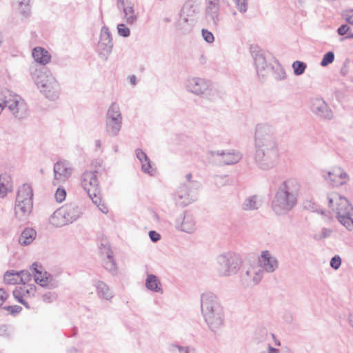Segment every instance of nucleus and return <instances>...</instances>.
<instances>
[{"mask_svg": "<svg viewBox=\"0 0 353 353\" xmlns=\"http://www.w3.org/2000/svg\"><path fill=\"white\" fill-rule=\"evenodd\" d=\"M280 151L274 128L259 123L254 132V163L262 170L275 168L279 162Z\"/></svg>", "mask_w": 353, "mask_h": 353, "instance_id": "nucleus-1", "label": "nucleus"}, {"mask_svg": "<svg viewBox=\"0 0 353 353\" xmlns=\"http://www.w3.org/2000/svg\"><path fill=\"white\" fill-rule=\"evenodd\" d=\"M300 185L294 179H289L277 188L271 202L272 210L278 215L287 214L296 205Z\"/></svg>", "mask_w": 353, "mask_h": 353, "instance_id": "nucleus-2", "label": "nucleus"}, {"mask_svg": "<svg viewBox=\"0 0 353 353\" xmlns=\"http://www.w3.org/2000/svg\"><path fill=\"white\" fill-rule=\"evenodd\" d=\"M185 90L197 97L216 101L222 98L221 88L211 80L199 77H188L184 81Z\"/></svg>", "mask_w": 353, "mask_h": 353, "instance_id": "nucleus-3", "label": "nucleus"}, {"mask_svg": "<svg viewBox=\"0 0 353 353\" xmlns=\"http://www.w3.org/2000/svg\"><path fill=\"white\" fill-rule=\"evenodd\" d=\"M30 74L40 92L49 100H57L60 94V85L52 73L45 68L30 67Z\"/></svg>", "mask_w": 353, "mask_h": 353, "instance_id": "nucleus-4", "label": "nucleus"}, {"mask_svg": "<svg viewBox=\"0 0 353 353\" xmlns=\"http://www.w3.org/2000/svg\"><path fill=\"white\" fill-rule=\"evenodd\" d=\"M97 171H85L81 177V183L93 203L104 214L108 212V207L102 202Z\"/></svg>", "mask_w": 353, "mask_h": 353, "instance_id": "nucleus-5", "label": "nucleus"}, {"mask_svg": "<svg viewBox=\"0 0 353 353\" xmlns=\"http://www.w3.org/2000/svg\"><path fill=\"white\" fill-rule=\"evenodd\" d=\"M240 255L228 251L216 257V270L220 276L228 277L237 274L241 266Z\"/></svg>", "mask_w": 353, "mask_h": 353, "instance_id": "nucleus-6", "label": "nucleus"}, {"mask_svg": "<svg viewBox=\"0 0 353 353\" xmlns=\"http://www.w3.org/2000/svg\"><path fill=\"white\" fill-rule=\"evenodd\" d=\"M32 196V189L29 184L25 183L19 188L14 206V213L18 219L24 221L31 213Z\"/></svg>", "mask_w": 353, "mask_h": 353, "instance_id": "nucleus-7", "label": "nucleus"}, {"mask_svg": "<svg viewBox=\"0 0 353 353\" xmlns=\"http://www.w3.org/2000/svg\"><path fill=\"white\" fill-rule=\"evenodd\" d=\"M250 52L254 61L257 76L263 79L272 61L277 62L275 57L263 46H250Z\"/></svg>", "mask_w": 353, "mask_h": 353, "instance_id": "nucleus-8", "label": "nucleus"}, {"mask_svg": "<svg viewBox=\"0 0 353 353\" xmlns=\"http://www.w3.org/2000/svg\"><path fill=\"white\" fill-rule=\"evenodd\" d=\"M123 117L120 107L116 102L112 103L108 109L105 117V131L108 136L114 137L119 133Z\"/></svg>", "mask_w": 353, "mask_h": 353, "instance_id": "nucleus-9", "label": "nucleus"}, {"mask_svg": "<svg viewBox=\"0 0 353 353\" xmlns=\"http://www.w3.org/2000/svg\"><path fill=\"white\" fill-rule=\"evenodd\" d=\"M3 96V103L7 106L13 116L19 119L26 117L28 107L25 101L18 95H12L11 92L6 90L1 92Z\"/></svg>", "mask_w": 353, "mask_h": 353, "instance_id": "nucleus-10", "label": "nucleus"}, {"mask_svg": "<svg viewBox=\"0 0 353 353\" xmlns=\"http://www.w3.org/2000/svg\"><path fill=\"white\" fill-rule=\"evenodd\" d=\"M335 209L338 221L348 230L353 231V207L345 197L339 196Z\"/></svg>", "mask_w": 353, "mask_h": 353, "instance_id": "nucleus-11", "label": "nucleus"}, {"mask_svg": "<svg viewBox=\"0 0 353 353\" xmlns=\"http://www.w3.org/2000/svg\"><path fill=\"white\" fill-rule=\"evenodd\" d=\"M210 153L220 165H234L242 159V154L235 150L210 151Z\"/></svg>", "mask_w": 353, "mask_h": 353, "instance_id": "nucleus-12", "label": "nucleus"}, {"mask_svg": "<svg viewBox=\"0 0 353 353\" xmlns=\"http://www.w3.org/2000/svg\"><path fill=\"white\" fill-rule=\"evenodd\" d=\"M201 308L202 314L208 316L210 312H214L215 314L223 308L221 305L218 297L212 292H206L201 295Z\"/></svg>", "mask_w": 353, "mask_h": 353, "instance_id": "nucleus-13", "label": "nucleus"}, {"mask_svg": "<svg viewBox=\"0 0 353 353\" xmlns=\"http://www.w3.org/2000/svg\"><path fill=\"white\" fill-rule=\"evenodd\" d=\"M311 111L319 118L330 120L334 114L325 101L321 98H313L310 101Z\"/></svg>", "mask_w": 353, "mask_h": 353, "instance_id": "nucleus-14", "label": "nucleus"}, {"mask_svg": "<svg viewBox=\"0 0 353 353\" xmlns=\"http://www.w3.org/2000/svg\"><path fill=\"white\" fill-rule=\"evenodd\" d=\"M194 22V10L189 4H185L181 10L179 19L177 22L178 28L183 32H188L191 30Z\"/></svg>", "mask_w": 353, "mask_h": 353, "instance_id": "nucleus-15", "label": "nucleus"}, {"mask_svg": "<svg viewBox=\"0 0 353 353\" xmlns=\"http://www.w3.org/2000/svg\"><path fill=\"white\" fill-rule=\"evenodd\" d=\"M99 250L101 255L105 256L103 260V266L104 268L112 275L116 274L117 272V263L109 243L107 241L102 242L99 247Z\"/></svg>", "mask_w": 353, "mask_h": 353, "instance_id": "nucleus-16", "label": "nucleus"}, {"mask_svg": "<svg viewBox=\"0 0 353 353\" xmlns=\"http://www.w3.org/2000/svg\"><path fill=\"white\" fill-rule=\"evenodd\" d=\"M175 228L177 230L192 234L196 229V223L193 215L185 212L176 219Z\"/></svg>", "mask_w": 353, "mask_h": 353, "instance_id": "nucleus-17", "label": "nucleus"}, {"mask_svg": "<svg viewBox=\"0 0 353 353\" xmlns=\"http://www.w3.org/2000/svg\"><path fill=\"white\" fill-rule=\"evenodd\" d=\"M261 268L254 265L250 266L246 272L241 274V284L245 287H252L256 285L261 281L262 275Z\"/></svg>", "mask_w": 353, "mask_h": 353, "instance_id": "nucleus-18", "label": "nucleus"}, {"mask_svg": "<svg viewBox=\"0 0 353 353\" xmlns=\"http://www.w3.org/2000/svg\"><path fill=\"white\" fill-rule=\"evenodd\" d=\"M258 263L259 265L256 266L261 268V270L263 276L264 272L272 273L276 271L279 267L277 259L268 250H264L261 252V256L259 257Z\"/></svg>", "mask_w": 353, "mask_h": 353, "instance_id": "nucleus-19", "label": "nucleus"}, {"mask_svg": "<svg viewBox=\"0 0 353 353\" xmlns=\"http://www.w3.org/2000/svg\"><path fill=\"white\" fill-rule=\"evenodd\" d=\"M221 0H205V16L206 19L213 25L219 21Z\"/></svg>", "mask_w": 353, "mask_h": 353, "instance_id": "nucleus-20", "label": "nucleus"}, {"mask_svg": "<svg viewBox=\"0 0 353 353\" xmlns=\"http://www.w3.org/2000/svg\"><path fill=\"white\" fill-rule=\"evenodd\" d=\"M73 168L68 161H59L54 165V180H67L71 175Z\"/></svg>", "mask_w": 353, "mask_h": 353, "instance_id": "nucleus-21", "label": "nucleus"}, {"mask_svg": "<svg viewBox=\"0 0 353 353\" xmlns=\"http://www.w3.org/2000/svg\"><path fill=\"white\" fill-rule=\"evenodd\" d=\"M32 272L34 273V280L37 283L41 286L47 287L49 289L57 287V283L54 281L53 276L46 272L43 273L39 270L36 263L32 265Z\"/></svg>", "mask_w": 353, "mask_h": 353, "instance_id": "nucleus-22", "label": "nucleus"}, {"mask_svg": "<svg viewBox=\"0 0 353 353\" xmlns=\"http://www.w3.org/2000/svg\"><path fill=\"white\" fill-rule=\"evenodd\" d=\"M194 195L185 184H181L177 189L174 199L177 204L185 207L194 200Z\"/></svg>", "mask_w": 353, "mask_h": 353, "instance_id": "nucleus-23", "label": "nucleus"}, {"mask_svg": "<svg viewBox=\"0 0 353 353\" xmlns=\"http://www.w3.org/2000/svg\"><path fill=\"white\" fill-rule=\"evenodd\" d=\"M326 180L330 181L334 185H343L349 181V175L341 168H334L325 176Z\"/></svg>", "mask_w": 353, "mask_h": 353, "instance_id": "nucleus-24", "label": "nucleus"}, {"mask_svg": "<svg viewBox=\"0 0 353 353\" xmlns=\"http://www.w3.org/2000/svg\"><path fill=\"white\" fill-rule=\"evenodd\" d=\"M205 321L207 323L209 328L213 331L216 332L217 330L221 327L223 324V308L219 309L217 314H215V312H211L208 316L205 314H202Z\"/></svg>", "mask_w": 353, "mask_h": 353, "instance_id": "nucleus-25", "label": "nucleus"}, {"mask_svg": "<svg viewBox=\"0 0 353 353\" xmlns=\"http://www.w3.org/2000/svg\"><path fill=\"white\" fill-rule=\"evenodd\" d=\"M65 214V219L69 223H72L77 220L82 214L81 208L75 203H69L61 207Z\"/></svg>", "mask_w": 353, "mask_h": 353, "instance_id": "nucleus-26", "label": "nucleus"}, {"mask_svg": "<svg viewBox=\"0 0 353 353\" xmlns=\"http://www.w3.org/2000/svg\"><path fill=\"white\" fill-rule=\"evenodd\" d=\"M94 286L96 288V292L100 299L110 301L114 297V293L110 287L103 281H95Z\"/></svg>", "mask_w": 353, "mask_h": 353, "instance_id": "nucleus-27", "label": "nucleus"}, {"mask_svg": "<svg viewBox=\"0 0 353 353\" xmlns=\"http://www.w3.org/2000/svg\"><path fill=\"white\" fill-rule=\"evenodd\" d=\"M32 55L36 62L46 65L51 60V55L45 48L37 46L32 50Z\"/></svg>", "mask_w": 353, "mask_h": 353, "instance_id": "nucleus-28", "label": "nucleus"}, {"mask_svg": "<svg viewBox=\"0 0 353 353\" xmlns=\"http://www.w3.org/2000/svg\"><path fill=\"white\" fill-rule=\"evenodd\" d=\"M145 287L152 292L163 293L161 283L159 278L153 274H148L145 279Z\"/></svg>", "mask_w": 353, "mask_h": 353, "instance_id": "nucleus-29", "label": "nucleus"}, {"mask_svg": "<svg viewBox=\"0 0 353 353\" xmlns=\"http://www.w3.org/2000/svg\"><path fill=\"white\" fill-rule=\"evenodd\" d=\"M65 214L61 208L57 209L50 217V223L55 227H62L68 224L66 219Z\"/></svg>", "mask_w": 353, "mask_h": 353, "instance_id": "nucleus-30", "label": "nucleus"}, {"mask_svg": "<svg viewBox=\"0 0 353 353\" xmlns=\"http://www.w3.org/2000/svg\"><path fill=\"white\" fill-rule=\"evenodd\" d=\"M12 188V179L9 174L3 173L0 174V196H6L8 191Z\"/></svg>", "mask_w": 353, "mask_h": 353, "instance_id": "nucleus-31", "label": "nucleus"}, {"mask_svg": "<svg viewBox=\"0 0 353 353\" xmlns=\"http://www.w3.org/2000/svg\"><path fill=\"white\" fill-rule=\"evenodd\" d=\"M36 236L37 232L33 228H26L20 235L19 243L23 246L28 245L35 239Z\"/></svg>", "mask_w": 353, "mask_h": 353, "instance_id": "nucleus-32", "label": "nucleus"}, {"mask_svg": "<svg viewBox=\"0 0 353 353\" xmlns=\"http://www.w3.org/2000/svg\"><path fill=\"white\" fill-rule=\"evenodd\" d=\"M260 206L261 203L259 201L258 196L253 195L245 199L241 205V208L245 211H252L258 210Z\"/></svg>", "mask_w": 353, "mask_h": 353, "instance_id": "nucleus-33", "label": "nucleus"}, {"mask_svg": "<svg viewBox=\"0 0 353 353\" xmlns=\"http://www.w3.org/2000/svg\"><path fill=\"white\" fill-rule=\"evenodd\" d=\"M121 10H123V19L128 24H133L137 21V16L135 13L133 4L123 8Z\"/></svg>", "mask_w": 353, "mask_h": 353, "instance_id": "nucleus-34", "label": "nucleus"}, {"mask_svg": "<svg viewBox=\"0 0 353 353\" xmlns=\"http://www.w3.org/2000/svg\"><path fill=\"white\" fill-rule=\"evenodd\" d=\"M276 65L272 66V70H273L274 77L276 81H282L286 79V72L285 69L282 65L277 62H274Z\"/></svg>", "mask_w": 353, "mask_h": 353, "instance_id": "nucleus-35", "label": "nucleus"}, {"mask_svg": "<svg viewBox=\"0 0 353 353\" xmlns=\"http://www.w3.org/2000/svg\"><path fill=\"white\" fill-rule=\"evenodd\" d=\"M168 350L170 353H192V349L190 347L179 343L170 344Z\"/></svg>", "mask_w": 353, "mask_h": 353, "instance_id": "nucleus-36", "label": "nucleus"}, {"mask_svg": "<svg viewBox=\"0 0 353 353\" xmlns=\"http://www.w3.org/2000/svg\"><path fill=\"white\" fill-rule=\"evenodd\" d=\"M113 46H96L95 50L99 57L103 61H106L109 54L112 52Z\"/></svg>", "mask_w": 353, "mask_h": 353, "instance_id": "nucleus-37", "label": "nucleus"}, {"mask_svg": "<svg viewBox=\"0 0 353 353\" xmlns=\"http://www.w3.org/2000/svg\"><path fill=\"white\" fill-rule=\"evenodd\" d=\"M4 281L7 284L14 285L19 283V275L17 272L7 271L4 274Z\"/></svg>", "mask_w": 353, "mask_h": 353, "instance_id": "nucleus-38", "label": "nucleus"}, {"mask_svg": "<svg viewBox=\"0 0 353 353\" xmlns=\"http://www.w3.org/2000/svg\"><path fill=\"white\" fill-rule=\"evenodd\" d=\"M268 336V332L266 328L263 327H258L254 333V339L257 343H262L265 341Z\"/></svg>", "mask_w": 353, "mask_h": 353, "instance_id": "nucleus-39", "label": "nucleus"}, {"mask_svg": "<svg viewBox=\"0 0 353 353\" xmlns=\"http://www.w3.org/2000/svg\"><path fill=\"white\" fill-rule=\"evenodd\" d=\"M292 68L293 69L294 74L296 76H300L305 72L307 68V64L303 61H295L293 62Z\"/></svg>", "mask_w": 353, "mask_h": 353, "instance_id": "nucleus-40", "label": "nucleus"}, {"mask_svg": "<svg viewBox=\"0 0 353 353\" xmlns=\"http://www.w3.org/2000/svg\"><path fill=\"white\" fill-rule=\"evenodd\" d=\"M333 232L334 230L332 228H323L320 232L314 234V239L316 241H321L330 237Z\"/></svg>", "mask_w": 353, "mask_h": 353, "instance_id": "nucleus-41", "label": "nucleus"}, {"mask_svg": "<svg viewBox=\"0 0 353 353\" xmlns=\"http://www.w3.org/2000/svg\"><path fill=\"white\" fill-rule=\"evenodd\" d=\"M111 42L112 38L109 29L106 27H103L101 31L100 43L105 45L110 44Z\"/></svg>", "mask_w": 353, "mask_h": 353, "instance_id": "nucleus-42", "label": "nucleus"}, {"mask_svg": "<svg viewBox=\"0 0 353 353\" xmlns=\"http://www.w3.org/2000/svg\"><path fill=\"white\" fill-rule=\"evenodd\" d=\"M19 6V10L21 13L27 17L30 14V6L29 3L30 0H16Z\"/></svg>", "mask_w": 353, "mask_h": 353, "instance_id": "nucleus-43", "label": "nucleus"}, {"mask_svg": "<svg viewBox=\"0 0 353 353\" xmlns=\"http://www.w3.org/2000/svg\"><path fill=\"white\" fill-rule=\"evenodd\" d=\"M141 170L149 174L150 176H154L156 173V169L152 165L150 159H148L147 161L141 163Z\"/></svg>", "mask_w": 353, "mask_h": 353, "instance_id": "nucleus-44", "label": "nucleus"}, {"mask_svg": "<svg viewBox=\"0 0 353 353\" xmlns=\"http://www.w3.org/2000/svg\"><path fill=\"white\" fill-rule=\"evenodd\" d=\"M334 60V53L332 51H329L323 55L320 64L322 67H326L332 63Z\"/></svg>", "mask_w": 353, "mask_h": 353, "instance_id": "nucleus-45", "label": "nucleus"}, {"mask_svg": "<svg viewBox=\"0 0 353 353\" xmlns=\"http://www.w3.org/2000/svg\"><path fill=\"white\" fill-rule=\"evenodd\" d=\"M236 8L241 12L245 13L248 10V0H232Z\"/></svg>", "mask_w": 353, "mask_h": 353, "instance_id": "nucleus-46", "label": "nucleus"}, {"mask_svg": "<svg viewBox=\"0 0 353 353\" xmlns=\"http://www.w3.org/2000/svg\"><path fill=\"white\" fill-rule=\"evenodd\" d=\"M19 275V280L20 283L26 284L31 279V274L28 270H22L17 272Z\"/></svg>", "mask_w": 353, "mask_h": 353, "instance_id": "nucleus-47", "label": "nucleus"}, {"mask_svg": "<svg viewBox=\"0 0 353 353\" xmlns=\"http://www.w3.org/2000/svg\"><path fill=\"white\" fill-rule=\"evenodd\" d=\"M55 199L57 202L61 203L65 199L66 197V191L63 188H58L55 194Z\"/></svg>", "mask_w": 353, "mask_h": 353, "instance_id": "nucleus-48", "label": "nucleus"}, {"mask_svg": "<svg viewBox=\"0 0 353 353\" xmlns=\"http://www.w3.org/2000/svg\"><path fill=\"white\" fill-rule=\"evenodd\" d=\"M12 335V331L10 325L2 324L0 325V336L5 338H10Z\"/></svg>", "mask_w": 353, "mask_h": 353, "instance_id": "nucleus-49", "label": "nucleus"}, {"mask_svg": "<svg viewBox=\"0 0 353 353\" xmlns=\"http://www.w3.org/2000/svg\"><path fill=\"white\" fill-rule=\"evenodd\" d=\"M3 309L8 311L9 314L15 316L21 312L22 310V307L19 305H10V306H4L3 307Z\"/></svg>", "mask_w": 353, "mask_h": 353, "instance_id": "nucleus-50", "label": "nucleus"}, {"mask_svg": "<svg viewBox=\"0 0 353 353\" xmlns=\"http://www.w3.org/2000/svg\"><path fill=\"white\" fill-rule=\"evenodd\" d=\"M117 30L118 34L123 37H128L130 33V29L123 23H121L117 26Z\"/></svg>", "mask_w": 353, "mask_h": 353, "instance_id": "nucleus-51", "label": "nucleus"}, {"mask_svg": "<svg viewBox=\"0 0 353 353\" xmlns=\"http://www.w3.org/2000/svg\"><path fill=\"white\" fill-rule=\"evenodd\" d=\"M330 266L335 270H338L341 265V259L339 255L334 256L330 261Z\"/></svg>", "mask_w": 353, "mask_h": 353, "instance_id": "nucleus-52", "label": "nucleus"}, {"mask_svg": "<svg viewBox=\"0 0 353 353\" xmlns=\"http://www.w3.org/2000/svg\"><path fill=\"white\" fill-rule=\"evenodd\" d=\"M57 298V295L55 292H47L43 294L42 299L46 303H51L55 301Z\"/></svg>", "mask_w": 353, "mask_h": 353, "instance_id": "nucleus-53", "label": "nucleus"}, {"mask_svg": "<svg viewBox=\"0 0 353 353\" xmlns=\"http://www.w3.org/2000/svg\"><path fill=\"white\" fill-rule=\"evenodd\" d=\"M201 33L203 39L207 43H212L214 41V37L211 32L208 31V30L203 29Z\"/></svg>", "mask_w": 353, "mask_h": 353, "instance_id": "nucleus-54", "label": "nucleus"}, {"mask_svg": "<svg viewBox=\"0 0 353 353\" xmlns=\"http://www.w3.org/2000/svg\"><path fill=\"white\" fill-rule=\"evenodd\" d=\"M135 154L141 163L147 161L149 159L147 154L140 148L135 150Z\"/></svg>", "mask_w": 353, "mask_h": 353, "instance_id": "nucleus-55", "label": "nucleus"}, {"mask_svg": "<svg viewBox=\"0 0 353 353\" xmlns=\"http://www.w3.org/2000/svg\"><path fill=\"white\" fill-rule=\"evenodd\" d=\"M343 17L350 24L353 25V9H348L343 12Z\"/></svg>", "mask_w": 353, "mask_h": 353, "instance_id": "nucleus-56", "label": "nucleus"}, {"mask_svg": "<svg viewBox=\"0 0 353 353\" xmlns=\"http://www.w3.org/2000/svg\"><path fill=\"white\" fill-rule=\"evenodd\" d=\"M148 234L150 240L154 243L157 242L161 239L160 234L154 230L150 231Z\"/></svg>", "mask_w": 353, "mask_h": 353, "instance_id": "nucleus-57", "label": "nucleus"}, {"mask_svg": "<svg viewBox=\"0 0 353 353\" xmlns=\"http://www.w3.org/2000/svg\"><path fill=\"white\" fill-rule=\"evenodd\" d=\"M132 4L133 3L130 0H117V6L119 10Z\"/></svg>", "mask_w": 353, "mask_h": 353, "instance_id": "nucleus-58", "label": "nucleus"}, {"mask_svg": "<svg viewBox=\"0 0 353 353\" xmlns=\"http://www.w3.org/2000/svg\"><path fill=\"white\" fill-rule=\"evenodd\" d=\"M349 63H350L349 59H346L344 61L343 65L341 69V74L343 77L347 75L349 72Z\"/></svg>", "mask_w": 353, "mask_h": 353, "instance_id": "nucleus-59", "label": "nucleus"}, {"mask_svg": "<svg viewBox=\"0 0 353 353\" xmlns=\"http://www.w3.org/2000/svg\"><path fill=\"white\" fill-rule=\"evenodd\" d=\"M8 294L6 293V292L3 288H0V307L8 299Z\"/></svg>", "mask_w": 353, "mask_h": 353, "instance_id": "nucleus-60", "label": "nucleus"}, {"mask_svg": "<svg viewBox=\"0 0 353 353\" xmlns=\"http://www.w3.org/2000/svg\"><path fill=\"white\" fill-rule=\"evenodd\" d=\"M349 30H350V28L347 25H342L338 28L337 32H338L339 34L344 35L348 32Z\"/></svg>", "mask_w": 353, "mask_h": 353, "instance_id": "nucleus-61", "label": "nucleus"}, {"mask_svg": "<svg viewBox=\"0 0 353 353\" xmlns=\"http://www.w3.org/2000/svg\"><path fill=\"white\" fill-rule=\"evenodd\" d=\"M13 296L18 301V302H19V300H24L23 296L19 290L13 291Z\"/></svg>", "mask_w": 353, "mask_h": 353, "instance_id": "nucleus-62", "label": "nucleus"}, {"mask_svg": "<svg viewBox=\"0 0 353 353\" xmlns=\"http://www.w3.org/2000/svg\"><path fill=\"white\" fill-rule=\"evenodd\" d=\"M281 353H295V352L290 347L285 345V346L281 347Z\"/></svg>", "mask_w": 353, "mask_h": 353, "instance_id": "nucleus-63", "label": "nucleus"}, {"mask_svg": "<svg viewBox=\"0 0 353 353\" xmlns=\"http://www.w3.org/2000/svg\"><path fill=\"white\" fill-rule=\"evenodd\" d=\"M281 348L277 349L272 347L270 344L268 345V353H281Z\"/></svg>", "mask_w": 353, "mask_h": 353, "instance_id": "nucleus-64", "label": "nucleus"}]
</instances>
